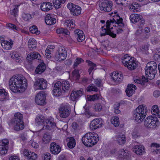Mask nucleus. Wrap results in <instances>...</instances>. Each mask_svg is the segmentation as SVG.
Masks as SVG:
<instances>
[{
    "label": "nucleus",
    "instance_id": "1",
    "mask_svg": "<svg viewBox=\"0 0 160 160\" xmlns=\"http://www.w3.org/2000/svg\"><path fill=\"white\" fill-rule=\"evenodd\" d=\"M112 16L114 17L112 19L107 20L106 22L107 28H104L102 30L103 32L100 34L101 36H105L106 35H108L113 38H115L116 37V34L111 31V30L113 28L112 27L110 28V25H112L114 26V25L113 24L114 23L117 25V26L115 25V26H117L118 27H124V25L123 22V19L122 18H120L118 15H117L115 16Z\"/></svg>",
    "mask_w": 160,
    "mask_h": 160
},
{
    "label": "nucleus",
    "instance_id": "2",
    "mask_svg": "<svg viewBox=\"0 0 160 160\" xmlns=\"http://www.w3.org/2000/svg\"><path fill=\"white\" fill-rule=\"evenodd\" d=\"M9 84L11 90L16 93L18 89L25 88L26 86L27 80L22 75L14 76L9 80Z\"/></svg>",
    "mask_w": 160,
    "mask_h": 160
},
{
    "label": "nucleus",
    "instance_id": "3",
    "mask_svg": "<svg viewBox=\"0 0 160 160\" xmlns=\"http://www.w3.org/2000/svg\"><path fill=\"white\" fill-rule=\"evenodd\" d=\"M98 141V134L94 132L87 133L82 137V143L85 146L88 147L93 146Z\"/></svg>",
    "mask_w": 160,
    "mask_h": 160
},
{
    "label": "nucleus",
    "instance_id": "4",
    "mask_svg": "<svg viewBox=\"0 0 160 160\" xmlns=\"http://www.w3.org/2000/svg\"><path fill=\"white\" fill-rule=\"evenodd\" d=\"M147 113V107L142 104L139 105L134 111L133 119L138 122H142L146 117Z\"/></svg>",
    "mask_w": 160,
    "mask_h": 160
},
{
    "label": "nucleus",
    "instance_id": "5",
    "mask_svg": "<svg viewBox=\"0 0 160 160\" xmlns=\"http://www.w3.org/2000/svg\"><path fill=\"white\" fill-rule=\"evenodd\" d=\"M157 64L154 61H152L148 63L145 68L146 75H148L150 79L153 78L157 72Z\"/></svg>",
    "mask_w": 160,
    "mask_h": 160
},
{
    "label": "nucleus",
    "instance_id": "6",
    "mask_svg": "<svg viewBox=\"0 0 160 160\" xmlns=\"http://www.w3.org/2000/svg\"><path fill=\"white\" fill-rule=\"evenodd\" d=\"M159 121L158 118L152 116L147 117L144 122L145 126L148 128H155L159 125Z\"/></svg>",
    "mask_w": 160,
    "mask_h": 160
},
{
    "label": "nucleus",
    "instance_id": "7",
    "mask_svg": "<svg viewBox=\"0 0 160 160\" xmlns=\"http://www.w3.org/2000/svg\"><path fill=\"white\" fill-rule=\"evenodd\" d=\"M130 19L132 23L136 24L140 28H142L144 24V19L140 14H132L130 15Z\"/></svg>",
    "mask_w": 160,
    "mask_h": 160
},
{
    "label": "nucleus",
    "instance_id": "8",
    "mask_svg": "<svg viewBox=\"0 0 160 160\" xmlns=\"http://www.w3.org/2000/svg\"><path fill=\"white\" fill-rule=\"evenodd\" d=\"M34 83V88L35 90L45 89L47 86V82L42 78H35Z\"/></svg>",
    "mask_w": 160,
    "mask_h": 160
},
{
    "label": "nucleus",
    "instance_id": "9",
    "mask_svg": "<svg viewBox=\"0 0 160 160\" xmlns=\"http://www.w3.org/2000/svg\"><path fill=\"white\" fill-rule=\"evenodd\" d=\"M67 55V51L65 48L60 47L56 52L55 58L57 61L64 60L66 59Z\"/></svg>",
    "mask_w": 160,
    "mask_h": 160
},
{
    "label": "nucleus",
    "instance_id": "10",
    "mask_svg": "<svg viewBox=\"0 0 160 160\" xmlns=\"http://www.w3.org/2000/svg\"><path fill=\"white\" fill-rule=\"evenodd\" d=\"M113 4L111 1L102 0L99 3L100 10L102 11L109 12L112 9Z\"/></svg>",
    "mask_w": 160,
    "mask_h": 160
},
{
    "label": "nucleus",
    "instance_id": "11",
    "mask_svg": "<svg viewBox=\"0 0 160 160\" xmlns=\"http://www.w3.org/2000/svg\"><path fill=\"white\" fill-rule=\"evenodd\" d=\"M68 8L70 10L71 14L75 16H77L80 14L81 8L78 5L70 3L67 5Z\"/></svg>",
    "mask_w": 160,
    "mask_h": 160
},
{
    "label": "nucleus",
    "instance_id": "12",
    "mask_svg": "<svg viewBox=\"0 0 160 160\" xmlns=\"http://www.w3.org/2000/svg\"><path fill=\"white\" fill-rule=\"evenodd\" d=\"M59 110L60 116L61 118H66L68 117L71 113L70 108L66 106H61Z\"/></svg>",
    "mask_w": 160,
    "mask_h": 160
},
{
    "label": "nucleus",
    "instance_id": "13",
    "mask_svg": "<svg viewBox=\"0 0 160 160\" xmlns=\"http://www.w3.org/2000/svg\"><path fill=\"white\" fill-rule=\"evenodd\" d=\"M45 99L44 92L41 91L37 94L35 98V102L39 105H43L45 104Z\"/></svg>",
    "mask_w": 160,
    "mask_h": 160
},
{
    "label": "nucleus",
    "instance_id": "14",
    "mask_svg": "<svg viewBox=\"0 0 160 160\" xmlns=\"http://www.w3.org/2000/svg\"><path fill=\"white\" fill-rule=\"evenodd\" d=\"M41 56L38 52H32L28 55L26 60L28 63H31L33 60L37 59L41 62Z\"/></svg>",
    "mask_w": 160,
    "mask_h": 160
},
{
    "label": "nucleus",
    "instance_id": "15",
    "mask_svg": "<svg viewBox=\"0 0 160 160\" xmlns=\"http://www.w3.org/2000/svg\"><path fill=\"white\" fill-rule=\"evenodd\" d=\"M102 124V120L101 118H96L91 122L90 127L92 130H95L101 127Z\"/></svg>",
    "mask_w": 160,
    "mask_h": 160
},
{
    "label": "nucleus",
    "instance_id": "16",
    "mask_svg": "<svg viewBox=\"0 0 160 160\" xmlns=\"http://www.w3.org/2000/svg\"><path fill=\"white\" fill-rule=\"evenodd\" d=\"M61 84V82L60 81L52 84V86L54 87L53 90V94L56 96H59L62 94V91L60 87Z\"/></svg>",
    "mask_w": 160,
    "mask_h": 160
},
{
    "label": "nucleus",
    "instance_id": "17",
    "mask_svg": "<svg viewBox=\"0 0 160 160\" xmlns=\"http://www.w3.org/2000/svg\"><path fill=\"white\" fill-rule=\"evenodd\" d=\"M61 150L60 147L55 142H52L51 143L50 150L52 154H57L60 152Z\"/></svg>",
    "mask_w": 160,
    "mask_h": 160
},
{
    "label": "nucleus",
    "instance_id": "18",
    "mask_svg": "<svg viewBox=\"0 0 160 160\" xmlns=\"http://www.w3.org/2000/svg\"><path fill=\"white\" fill-rule=\"evenodd\" d=\"M51 120L46 119L43 127L42 129H48L50 130H53L56 128V124L52 122Z\"/></svg>",
    "mask_w": 160,
    "mask_h": 160
},
{
    "label": "nucleus",
    "instance_id": "19",
    "mask_svg": "<svg viewBox=\"0 0 160 160\" xmlns=\"http://www.w3.org/2000/svg\"><path fill=\"white\" fill-rule=\"evenodd\" d=\"M74 33L75 34V37L78 42H82L85 40V36L82 30L77 29L74 31Z\"/></svg>",
    "mask_w": 160,
    "mask_h": 160
},
{
    "label": "nucleus",
    "instance_id": "20",
    "mask_svg": "<svg viewBox=\"0 0 160 160\" xmlns=\"http://www.w3.org/2000/svg\"><path fill=\"white\" fill-rule=\"evenodd\" d=\"M83 92L82 89H81L80 90L72 92L70 95V99L72 101H75L79 97H81L82 95Z\"/></svg>",
    "mask_w": 160,
    "mask_h": 160
},
{
    "label": "nucleus",
    "instance_id": "21",
    "mask_svg": "<svg viewBox=\"0 0 160 160\" xmlns=\"http://www.w3.org/2000/svg\"><path fill=\"white\" fill-rule=\"evenodd\" d=\"M112 79L116 82H120L122 81L123 78V75L121 73L115 72H113L111 75Z\"/></svg>",
    "mask_w": 160,
    "mask_h": 160
},
{
    "label": "nucleus",
    "instance_id": "22",
    "mask_svg": "<svg viewBox=\"0 0 160 160\" xmlns=\"http://www.w3.org/2000/svg\"><path fill=\"white\" fill-rule=\"evenodd\" d=\"M42 10L44 12H48L53 8L52 4L49 2H44L42 3L40 6Z\"/></svg>",
    "mask_w": 160,
    "mask_h": 160
},
{
    "label": "nucleus",
    "instance_id": "23",
    "mask_svg": "<svg viewBox=\"0 0 160 160\" xmlns=\"http://www.w3.org/2000/svg\"><path fill=\"white\" fill-rule=\"evenodd\" d=\"M132 149L133 151L137 155H142L145 152L144 147L141 145H135L133 147Z\"/></svg>",
    "mask_w": 160,
    "mask_h": 160
},
{
    "label": "nucleus",
    "instance_id": "24",
    "mask_svg": "<svg viewBox=\"0 0 160 160\" xmlns=\"http://www.w3.org/2000/svg\"><path fill=\"white\" fill-rule=\"evenodd\" d=\"M116 141L119 145H123L126 142V138L124 134L117 135L115 137Z\"/></svg>",
    "mask_w": 160,
    "mask_h": 160
},
{
    "label": "nucleus",
    "instance_id": "25",
    "mask_svg": "<svg viewBox=\"0 0 160 160\" xmlns=\"http://www.w3.org/2000/svg\"><path fill=\"white\" fill-rule=\"evenodd\" d=\"M23 116L22 114L19 112H17L14 115V118L12 120L11 123H14L16 124L17 123H23Z\"/></svg>",
    "mask_w": 160,
    "mask_h": 160
},
{
    "label": "nucleus",
    "instance_id": "26",
    "mask_svg": "<svg viewBox=\"0 0 160 160\" xmlns=\"http://www.w3.org/2000/svg\"><path fill=\"white\" fill-rule=\"evenodd\" d=\"M61 88L62 87V91L64 92H68L70 90L71 86L68 81H63L61 82Z\"/></svg>",
    "mask_w": 160,
    "mask_h": 160
},
{
    "label": "nucleus",
    "instance_id": "27",
    "mask_svg": "<svg viewBox=\"0 0 160 160\" xmlns=\"http://www.w3.org/2000/svg\"><path fill=\"white\" fill-rule=\"evenodd\" d=\"M136 89V87L133 84L128 85L126 90L127 95L129 97L132 96Z\"/></svg>",
    "mask_w": 160,
    "mask_h": 160
},
{
    "label": "nucleus",
    "instance_id": "28",
    "mask_svg": "<svg viewBox=\"0 0 160 160\" xmlns=\"http://www.w3.org/2000/svg\"><path fill=\"white\" fill-rule=\"evenodd\" d=\"M40 63L36 68L35 71L36 74H40L43 72L46 69V66L42 61H41Z\"/></svg>",
    "mask_w": 160,
    "mask_h": 160
},
{
    "label": "nucleus",
    "instance_id": "29",
    "mask_svg": "<svg viewBox=\"0 0 160 160\" xmlns=\"http://www.w3.org/2000/svg\"><path fill=\"white\" fill-rule=\"evenodd\" d=\"M66 141L68 142L67 146L69 148H73L76 145L75 140L72 137H68L66 139Z\"/></svg>",
    "mask_w": 160,
    "mask_h": 160
},
{
    "label": "nucleus",
    "instance_id": "30",
    "mask_svg": "<svg viewBox=\"0 0 160 160\" xmlns=\"http://www.w3.org/2000/svg\"><path fill=\"white\" fill-rule=\"evenodd\" d=\"M75 21L74 20H67L65 21L64 24L65 26H67V29H70V30H73L75 26Z\"/></svg>",
    "mask_w": 160,
    "mask_h": 160
},
{
    "label": "nucleus",
    "instance_id": "31",
    "mask_svg": "<svg viewBox=\"0 0 160 160\" xmlns=\"http://www.w3.org/2000/svg\"><path fill=\"white\" fill-rule=\"evenodd\" d=\"M46 120L42 115H39L36 117L35 119V122L37 125H44Z\"/></svg>",
    "mask_w": 160,
    "mask_h": 160
},
{
    "label": "nucleus",
    "instance_id": "32",
    "mask_svg": "<svg viewBox=\"0 0 160 160\" xmlns=\"http://www.w3.org/2000/svg\"><path fill=\"white\" fill-rule=\"evenodd\" d=\"M45 20L46 24L49 25L54 24L56 22L55 18L51 17L50 15L49 14L46 16Z\"/></svg>",
    "mask_w": 160,
    "mask_h": 160
},
{
    "label": "nucleus",
    "instance_id": "33",
    "mask_svg": "<svg viewBox=\"0 0 160 160\" xmlns=\"http://www.w3.org/2000/svg\"><path fill=\"white\" fill-rule=\"evenodd\" d=\"M1 43L2 47L7 50L11 49L12 47L13 44L12 42H10L7 41L5 40L2 41Z\"/></svg>",
    "mask_w": 160,
    "mask_h": 160
},
{
    "label": "nucleus",
    "instance_id": "34",
    "mask_svg": "<svg viewBox=\"0 0 160 160\" xmlns=\"http://www.w3.org/2000/svg\"><path fill=\"white\" fill-rule=\"evenodd\" d=\"M127 68L130 70H132L135 69L137 67V64L133 59H131L129 62L126 65Z\"/></svg>",
    "mask_w": 160,
    "mask_h": 160
},
{
    "label": "nucleus",
    "instance_id": "35",
    "mask_svg": "<svg viewBox=\"0 0 160 160\" xmlns=\"http://www.w3.org/2000/svg\"><path fill=\"white\" fill-rule=\"evenodd\" d=\"M111 122L115 127H118L119 125V119L117 116H113L111 119Z\"/></svg>",
    "mask_w": 160,
    "mask_h": 160
},
{
    "label": "nucleus",
    "instance_id": "36",
    "mask_svg": "<svg viewBox=\"0 0 160 160\" xmlns=\"http://www.w3.org/2000/svg\"><path fill=\"white\" fill-rule=\"evenodd\" d=\"M100 96L98 94H96L91 95H88L87 96V100L88 101H94L98 100Z\"/></svg>",
    "mask_w": 160,
    "mask_h": 160
},
{
    "label": "nucleus",
    "instance_id": "37",
    "mask_svg": "<svg viewBox=\"0 0 160 160\" xmlns=\"http://www.w3.org/2000/svg\"><path fill=\"white\" fill-rule=\"evenodd\" d=\"M86 62L88 63L90 67L88 69V72L89 74H90L93 70L96 69V65L90 61L87 60Z\"/></svg>",
    "mask_w": 160,
    "mask_h": 160
},
{
    "label": "nucleus",
    "instance_id": "38",
    "mask_svg": "<svg viewBox=\"0 0 160 160\" xmlns=\"http://www.w3.org/2000/svg\"><path fill=\"white\" fill-rule=\"evenodd\" d=\"M151 147L156 148L155 149H154V150L152 152L153 154L156 155L160 153V146L159 144L153 143L151 145Z\"/></svg>",
    "mask_w": 160,
    "mask_h": 160
},
{
    "label": "nucleus",
    "instance_id": "39",
    "mask_svg": "<svg viewBox=\"0 0 160 160\" xmlns=\"http://www.w3.org/2000/svg\"><path fill=\"white\" fill-rule=\"evenodd\" d=\"M9 141L8 139H5L0 141V149L1 150L3 148H8Z\"/></svg>",
    "mask_w": 160,
    "mask_h": 160
},
{
    "label": "nucleus",
    "instance_id": "40",
    "mask_svg": "<svg viewBox=\"0 0 160 160\" xmlns=\"http://www.w3.org/2000/svg\"><path fill=\"white\" fill-rule=\"evenodd\" d=\"M14 126V129L16 131H18L19 130L23 129L24 128V125L22 124L23 123H17L16 124L14 123H12Z\"/></svg>",
    "mask_w": 160,
    "mask_h": 160
},
{
    "label": "nucleus",
    "instance_id": "41",
    "mask_svg": "<svg viewBox=\"0 0 160 160\" xmlns=\"http://www.w3.org/2000/svg\"><path fill=\"white\" fill-rule=\"evenodd\" d=\"M56 32L58 34H62L68 35L70 34V32L67 29H66L63 28H59L57 29Z\"/></svg>",
    "mask_w": 160,
    "mask_h": 160
},
{
    "label": "nucleus",
    "instance_id": "42",
    "mask_svg": "<svg viewBox=\"0 0 160 160\" xmlns=\"http://www.w3.org/2000/svg\"><path fill=\"white\" fill-rule=\"evenodd\" d=\"M139 7V5L138 3L135 2L132 3L131 5L129 6V9L134 12H137V10Z\"/></svg>",
    "mask_w": 160,
    "mask_h": 160
},
{
    "label": "nucleus",
    "instance_id": "43",
    "mask_svg": "<svg viewBox=\"0 0 160 160\" xmlns=\"http://www.w3.org/2000/svg\"><path fill=\"white\" fill-rule=\"evenodd\" d=\"M93 108L95 111L100 112L102 110V106L101 103H97L95 104Z\"/></svg>",
    "mask_w": 160,
    "mask_h": 160
},
{
    "label": "nucleus",
    "instance_id": "44",
    "mask_svg": "<svg viewBox=\"0 0 160 160\" xmlns=\"http://www.w3.org/2000/svg\"><path fill=\"white\" fill-rule=\"evenodd\" d=\"M29 30L30 32L32 33L38 34L40 33V31L38 30V29L36 26L34 25L31 27H30Z\"/></svg>",
    "mask_w": 160,
    "mask_h": 160
},
{
    "label": "nucleus",
    "instance_id": "45",
    "mask_svg": "<svg viewBox=\"0 0 160 160\" xmlns=\"http://www.w3.org/2000/svg\"><path fill=\"white\" fill-rule=\"evenodd\" d=\"M132 58L128 56L127 55H124L122 58V62L125 66H126L127 64L128 63L129 61Z\"/></svg>",
    "mask_w": 160,
    "mask_h": 160
},
{
    "label": "nucleus",
    "instance_id": "46",
    "mask_svg": "<svg viewBox=\"0 0 160 160\" xmlns=\"http://www.w3.org/2000/svg\"><path fill=\"white\" fill-rule=\"evenodd\" d=\"M51 139L50 135L48 133H46L44 134L43 138V140L45 143L49 142Z\"/></svg>",
    "mask_w": 160,
    "mask_h": 160
},
{
    "label": "nucleus",
    "instance_id": "47",
    "mask_svg": "<svg viewBox=\"0 0 160 160\" xmlns=\"http://www.w3.org/2000/svg\"><path fill=\"white\" fill-rule=\"evenodd\" d=\"M159 110L158 106L157 105L153 106L152 107V113L153 114L155 115L156 114H157L158 116V113H159Z\"/></svg>",
    "mask_w": 160,
    "mask_h": 160
},
{
    "label": "nucleus",
    "instance_id": "48",
    "mask_svg": "<svg viewBox=\"0 0 160 160\" xmlns=\"http://www.w3.org/2000/svg\"><path fill=\"white\" fill-rule=\"evenodd\" d=\"M87 90L88 92L94 91L97 92L98 91V88L94 85L88 86L87 88Z\"/></svg>",
    "mask_w": 160,
    "mask_h": 160
},
{
    "label": "nucleus",
    "instance_id": "49",
    "mask_svg": "<svg viewBox=\"0 0 160 160\" xmlns=\"http://www.w3.org/2000/svg\"><path fill=\"white\" fill-rule=\"evenodd\" d=\"M84 61L81 58H77L75 60L73 64V68H75L78 66L82 62H83Z\"/></svg>",
    "mask_w": 160,
    "mask_h": 160
},
{
    "label": "nucleus",
    "instance_id": "50",
    "mask_svg": "<svg viewBox=\"0 0 160 160\" xmlns=\"http://www.w3.org/2000/svg\"><path fill=\"white\" fill-rule=\"evenodd\" d=\"M53 3L56 9L60 8L62 4L61 2H60L58 0L57 1V0H53Z\"/></svg>",
    "mask_w": 160,
    "mask_h": 160
},
{
    "label": "nucleus",
    "instance_id": "51",
    "mask_svg": "<svg viewBox=\"0 0 160 160\" xmlns=\"http://www.w3.org/2000/svg\"><path fill=\"white\" fill-rule=\"evenodd\" d=\"M72 74L73 78H75V79H78L80 76L79 71L78 70H75L73 71Z\"/></svg>",
    "mask_w": 160,
    "mask_h": 160
},
{
    "label": "nucleus",
    "instance_id": "52",
    "mask_svg": "<svg viewBox=\"0 0 160 160\" xmlns=\"http://www.w3.org/2000/svg\"><path fill=\"white\" fill-rule=\"evenodd\" d=\"M22 18L25 21H27L31 19L32 17L29 13H24L22 14Z\"/></svg>",
    "mask_w": 160,
    "mask_h": 160
},
{
    "label": "nucleus",
    "instance_id": "53",
    "mask_svg": "<svg viewBox=\"0 0 160 160\" xmlns=\"http://www.w3.org/2000/svg\"><path fill=\"white\" fill-rule=\"evenodd\" d=\"M19 6V5H18V6H15L14 7V8L12 10V11L11 12V13L12 15L14 16H16L18 12V8Z\"/></svg>",
    "mask_w": 160,
    "mask_h": 160
},
{
    "label": "nucleus",
    "instance_id": "54",
    "mask_svg": "<svg viewBox=\"0 0 160 160\" xmlns=\"http://www.w3.org/2000/svg\"><path fill=\"white\" fill-rule=\"evenodd\" d=\"M102 81L101 79H98L95 80L94 83L97 86L100 87L102 86Z\"/></svg>",
    "mask_w": 160,
    "mask_h": 160
},
{
    "label": "nucleus",
    "instance_id": "55",
    "mask_svg": "<svg viewBox=\"0 0 160 160\" xmlns=\"http://www.w3.org/2000/svg\"><path fill=\"white\" fill-rule=\"evenodd\" d=\"M7 25L8 27L14 30H17L18 29V28L15 25L12 23H10L7 24Z\"/></svg>",
    "mask_w": 160,
    "mask_h": 160
},
{
    "label": "nucleus",
    "instance_id": "56",
    "mask_svg": "<svg viewBox=\"0 0 160 160\" xmlns=\"http://www.w3.org/2000/svg\"><path fill=\"white\" fill-rule=\"evenodd\" d=\"M127 153V152H125L124 149H121L120 151H119L118 152V154L120 158H121L122 157H123V156H125V155H126Z\"/></svg>",
    "mask_w": 160,
    "mask_h": 160
},
{
    "label": "nucleus",
    "instance_id": "57",
    "mask_svg": "<svg viewBox=\"0 0 160 160\" xmlns=\"http://www.w3.org/2000/svg\"><path fill=\"white\" fill-rule=\"evenodd\" d=\"M8 148H3L1 150L0 149V154L1 155H5L7 152L8 150Z\"/></svg>",
    "mask_w": 160,
    "mask_h": 160
},
{
    "label": "nucleus",
    "instance_id": "58",
    "mask_svg": "<svg viewBox=\"0 0 160 160\" xmlns=\"http://www.w3.org/2000/svg\"><path fill=\"white\" fill-rule=\"evenodd\" d=\"M30 153H31V156H30L29 157V159H31L32 160L35 159L37 157V155L35 153L30 152Z\"/></svg>",
    "mask_w": 160,
    "mask_h": 160
},
{
    "label": "nucleus",
    "instance_id": "59",
    "mask_svg": "<svg viewBox=\"0 0 160 160\" xmlns=\"http://www.w3.org/2000/svg\"><path fill=\"white\" fill-rule=\"evenodd\" d=\"M133 80L136 83L143 85V82L141 81V79L139 78H135L133 79Z\"/></svg>",
    "mask_w": 160,
    "mask_h": 160
},
{
    "label": "nucleus",
    "instance_id": "60",
    "mask_svg": "<svg viewBox=\"0 0 160 160\" xmlns=\"http://www.w3.org/2000/svg\"><path fill=\"white\" fill-rule=\"evenodd\" d=\"M125 156H123V157H122L120 158V160H129V154L127 152Z\"/></svg>",
    "mask_w": 160,
    "mask_h": 160
},
{
    "label": "nucleus",
    "instance_id": "61",
    "mask_svg": "<svg viewBox=\"0 0 160 160\" xmlns=\"http://www.w3.org/2000/svg\"><path fill=\"white\" fill-rule=\"evenodd\" d=\"M132 135L133 138H137L138 136H140L138 132L136 130H134L132 133Z\"/></svg>",
    "mask_w": 160,
    "mask_h": 160
},
{
    "label": "nucleus",
    "instance_id": "62",
    "mask_svg": "<svg viewBox=\"0 0 160 160\" xmlns=\"http://www.w3.org/2000/svg\"><path fill=\"white\" fill-rule=\"evenodd\" d=\"M51 158L50 154L49 153L47 152L44 155V160H50Z\"/></svg>",
    "mask_w": 160,
    "mask_h": 160
},
{
    "label": "nucleus",
    "instance_id": "63",
    "mask_svg": "<svg viewBox=\"0 0 160 160\" xmlns=\"http://www.w3.org/2000/svg\"><path fill=\"white\" fill-rule=\"evenodd\" d=\"M148 49V46L147 45H144L142 46L141 50L143 52H146Z\"/></svg>",
    "mask_w": 160,
    "mask_h": 160
},
{
    "label": "nucleus",
    "instance_id": "64",
    "mask_svg": "<svg viewBox=\"0 0 160 160\" xmlns=\"http://www.w3.org/2000/svg\"><path fill=\"white\" fill-rule=\"evenodd\" d=\"M153 95L155 97H158L160 95V92L158 90H156L153 92Z\"/></svg>",
    "mask_w": 160,
    "mask_h": 160
}]
</instances>
